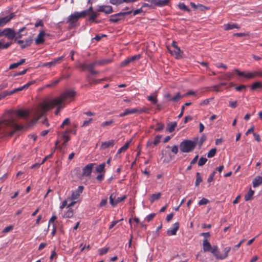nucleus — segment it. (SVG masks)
Returning a JSON list of instances; mask_svg holds the SVG:
<instances>
[{
    "label": "nucleus",
    "instance_id": "f257e3e1",
    "mask_svg": "<svg viewBox=\"0 0 262 262\" xmlns=\"http://www.w3.org/2000/svg\"><path fill=\"white\" fill-rule=\"evenodd\" d=\"M29 112L26 110H8L0 119V134L11 136L17 130L23 129V126L17 122L18 117H26Z\"/></svg>",
    "mask_w": 262,
    "mask_h": 262
},
{
    "label": "nucleus",
    "instance_id": "f03ea898",
    "mask_svg": "<svg viewBox=\"0 0 262 262\" xmlns=\"http://www.w3.org/2000/svg\"><path fill=\"white\" fill-rule=\"evenodd\" d=\"M52 100L53 99L48 100V101H45L44 102L40 104L38 106L37 110L34 113V115L35 116L36 118L33 119L29 123V126H31L33 123H35L40 117L44 115L51 108L57 106V108L55 111V115H57L59 113L61 109L64 107L63 103H61L59 105H54L52 104V103L51 102Z\"/></svg>",
    "mask_w": 262,
    "mask_h": 262
},
{
    "label": "nucleus",
    "instance_id": "7ed1b4c3",
    "mask_svg": "<svg viewBox=\"0 0 262 262\" xmlns=\"http://www.w3.org/2000/svg\"><path fill=\"white\" fill-rule=\"evenodd\" d=\"M76 95V92L73 90H69L64 92L60 96L53 99L51 102L53 105H59L67 100L73 98Z\"/></svg>",
    "mask_w": 262,
    "mask_h": 262
},
{
    "label": "nucleus",
    "instance_id": "20e7f679",
    "mask_svg": "<svg viewBox=\"0 0 262 262\" xmlns=\"http://www.w3.org/2000/svg\"><path fill=\"white\" fill-rule=\"evenodd\" d=\"M198 139L192 141L185 140L180 144V150L183 152H189L192 151L197 145Z\"/></svg>",
    "mask_w": 262,
    "mask_h": 262
},
{
    "label": "nucleus",
    "instance_id": "39448f33",
    "mask_svg": "<svg viewBox=\"0 0 262 262\" xmlns=\"http://www.w3.org/2000/svg\"><path fill=\"white\" fill-rule=\"evenodd\" d=\"M230 247H226L224 248L223 251V253H220L218 247L216 246H213L211 250V253L213 254L214 257L217 259H224L227 258L228 256V253L231 250Z\"/></svg>",
    "mask_w": 262,
    "mask_h": 262
},
{
    "label": "nucleus",
    "instance_id": "423d86ee",
    "mask_svg": "<svg viewBox=\"0 0 262 262\" xmlns=\"http://www.w3.org/2000/svg\"><path fill=\"white\" fill-rule=\"evenodd\" d=\"M234 72H236L239 76H243L247 79H253L256 77H259L260 69H257L252 72H244L239 71L238 69H234Z\"/></svg>",
    "mask_w": 262,
    "mask_h": 262
},
{
    "label": "nucleus",
    "instance_id": "0eeeda50",
    "mask_svg": "<svg viewBox=\"0 0 262 262\" xmlns=\"http://www.w3.org/2000/svg\"><path fill=\"white\" fill-rule=\"evenodd\" d=\"M132 11H133V9H131L130 10H129L128 11L121 12L118 13L117 14L112 15L110 16L109 21L112 23H118L120 20H124L125 18V15L130 14L132 12Z\"/></svg>",
    "mask_w": 262,
    "mask_h": 262
},
{
    "label": "nucleus",
    "instance_id": "6e6552de",
    "mask_svg": "<svg viewBox=\"0 0 262 262\" xmlns=\"http://www.w3.org/2000/svg\"><path fill=\"white\" fill-rule=\"evenodd\" d=\"M88 13L86 11H83L81 12H75L71 14L68 18L67 22L71 24L76 23L80 18L85 16Z\"/></svg>",
    "mask_w": 262,
    "mask_h": 262
},
{
    "label": "nucleus",
    "instance_id": "1a4fd4ad",
    "mask_svg": "<svg viewBox=\"0 0 262 262\" xmlns=\"http://www.w3.org/2000/svg\"><path fill=\"white\" fill-rule=\"evenodd\" d=\"M126 198L125 195L121 197H117V193L113 192L110 196V203L112 206H116L119 203L123 201Z\"/></svg>",
    "mask_w": 262,
    "mask_h": 262
},
{
    "label": "nucleus",
    "instance_id": "9d476101",
    "mask_svg": "<svg viewBox=\"0 0 262 262\" xmlns=\"http://www.w3.org/2000/svg\"><path fill=\"white\" fill-rule=\"evenodd\" d=\"M146 112V110L145 108H127L125 109L124 112L120 113L119 115V116L120 117L125 116L126 115H128L129 114H141L144 112Z\"/></svg>",
    "mask_w": 262,
    "mask_h": 262
},
{
    "label": "nucleus",
    "instance_id": "9b49d317",
    "mask_svg": "<svg viewBox=\"0 0 262 262\" xmlns=\"http://www.w3.org/2000/svg\"><path fill=\"white\" fill-rule=\"evenodd\" d=\"M0 32L1 37L5 36L9 39H13L16 36V32L14 30L9 28H5L3 30H0Z\"/></svg>",
    "mask_w": 262,
    "mask_h": 262
},
{
    "label": "nucleus",
    "instance_id": "f8f14e48",
    "mask_svg": "<svg viewBox=\"0 0 262 262\" xmlns=\"http://www.w3.org/2000/svg\"><path fill=\"white\" fill-rule=\"evenodd\" d=\"M150 3L151 8H155L156 7H163L167 5L169 0H146Z\"/></svg>",
    "mask_w": 262,
    "mask_h": 262
},
{
    "label": "nucleus",
    "instance_id": "ddd939ff",
    "mask_svg": "<svg viewBox=\"0 0 262 262\" xmlns=\"http://www.w3.org/2000/svg\"><path fill=\"white\" fill-rule=\"evenodd\" d=\"M96 163H89L82 168L81 176L83 177H90L91 175L93 166Z\"/></svg>",
    "mask_w": 262,
    "mask_h": 262
},
{
    "label": "nucleus",
    "instance_id": "4468645a",
    "mask_svg": "<svg viewBox=\"0 0 262 262\" xmlns=\"http://www.w3.org/2000/svg\"><path fill=\"white\" fill-rule=\"evenodd\" d=\"M83 189L84 187L83 186H78L76 190L73 191L70 199L71 200H77L81 193H82Z\"/></svg>",
    "mask_w": 262,
    "mask_h": 262
},
{
    "label": "nucleus",
    "instance_id": "2eb2a0df",
    "mask_svg": "<svg viewBox=\"0 0 262 262\" xmlns=\"http://www.w3.org/2000/svg\"><path fill=\"white\" fill-rule=\"evenodd\" d=\"M97 10L105 14H110L113 12V7L109 5H98Z\"/></svg>",
    "mask_w": 262,
    "mask_h": 262
},
{
    "label": "nucleus",
    "instance_id": "dca6fc26",
    "mask_svg": "<svg viewBox=\"0 0 262 262\" xmlns=\"http://www.w3.org/2000/svg\"><path fill=\"white\" fill-rule=\"evenodd\" d=\"M64 56H62L58 57L57 58L54 59L53 61L48 62L44 63L42 66L46 67H54L55 65L58 63H60L61 61L63 59Z\"/></svg>",
    "mask_w": 262,
    "mask_h": 262
},
{
    "label": "nucleus",
    "instance_id": "f3484780",
    "mask_svg": "<svg viewBox=\"0 0 262 262\" xmlns=\"http://www.w3.org/2000/svg\"><path fill=\"white\" fill-rule=\"evenodd\" d=\"M15 16L13 13H11L10 15L4 17L0 18V27H3L7 23H8L11 19Z\"/></svg>",
    "mask_w": 262,
    "mask_h": 262
},
{
    "label": "nucleus",
    "instance_id": "a211bd4d",
    "mask_svg": "<svg viewBox=\"0 0 262 262\" xmlns=\"http://www.w3.org/2000/svg\"><path fill=\"white\" fill-rule=\"evenodd\" d=\"M179 229V223L178 222L175 223L172 225V228L169 229L167 231V234L168 235H176L177 231Z\"/></svg>",
    "mask_w": 262,
    "mask_h": 262
},
{
    "label": "nucleus",
    "instance_id": "6ab92c4d",
    "mask_svg": "<svg viewBox=\"0 0 262 262\" xmlns=\"http://www.w3.org/2000/svg\"><path fill=\"white\" fill-rule=\"evenodd\" d=\"M168 50L170 53L172 55L174 56L177 58H179L182 56L183 52L181 50L179 47L173 48V50H171L170 49H168Z\"/></svg>",
    "mask_w": 262,
    "mask_h": 262
},
{
    "label": "nucleus",
    "instance_id": "aec40b11",
    "mask_svg": "<svg viewBox=\"0 0 262 262\" xmlns=\"http://www.w3.org/2000/svg\"><path fill=\"white\" fill-rule=\"evenodd\" d=\"M46 34L43 31H40L35 39V43L39 45L45 42L44 37Z\"/></svg>",
    "mask_w": 262,
    "mask_h": 262
},
{
    "label": "nucleus",
    "instance_id": "412c9836",
    "mask_svg": "<svg viewBox=\"0 0 262 262\" xmlns=\"http://www.w3.org/2000/svg\"><path fill=\"white\" fill-rule=\"evenodd\" d=\"M203 248L204 252H205L210 251L211 252L212 247H211V244L208 241L207 239H203Z\"/></svg>",
    "mask_w": 262,
    "mask_h": 262
},
{
    "label": "nucleus",
    "instance_id": "4be33fe9",
    "mask_svg": "<svg viewBox=\"0 0 262 262\" xmlns=\"http://www.w3.org/2000/svg\"><path fill=\"white\" fill-rule=\"evenodd\" d=\"M138 0H110V3L113 5H118L124 3H134Z\"/></svg>",
    "mask_w": 262,
    "mask_h": 262
},
{
    "label": "nucleus",
    "instance_id": "5701e85b",
    "mask_svg": "<svg viewBox=\"0 0 262 262\" xmlns=\"http://www.w3.org/2000/svg\"><path fill=\"white\" fill-rule=\"evenodd\" d=\"M115 141L114 140H111L107 141L102 142L101 148L102 149H106L111 147H113L114 145Z\"/></svg>",
    "mask_w": 262,
    "mask_h": 262
},
{
    "label": "nucleus",
    "instance_id": "b1692460",
    "mask_svg": "<svg viewBox=\"0 0 262 262\" xmlns=\"http://www.w3.org/2000/svg\"><path fill=\"white\" fill-rule=\"evenodd\" d=\"M253 187H257L262 184V177L257 176L255 177L252 182Z\"/></svg>",
    "mask_w": 262,
    "mask_h": 262
},
{
    "label": "nucleus",
    "instance_id": "393cba45",
    "mask_svg": "<svg viewBox=\"0 0 262 262\" xmlns=\"http://www.w3.org/2000/svg\"><path fill=\"white\" fill-rule=\"evenodd\" d=\"M105 163H102L98 165L95 168V171L97 173H104L105 172Z\"/></svg>",
    "mask_w": 262,
    "mask_h": 262
},
{
    "label": "nucleus",
    "instance_id": "a878e982",
    "mask_svg": "<svg viewBox=\"0 0 262 262\" xmlns=\"http://www.w3.org/2000/svg\"><path fill=\"white\" fill-rule=\"evenodd\" d=\"M258 89H262V82L260 81L253 82L250 87V90L252 91H255Z\"/></svg>",
    "mask_w": 262,
    "mask_h": 262
},
{
    "label": "nucleus",
    "instance_id": "bb28decb",
    "mask_svg": "<svg viewBox=\"0 0 262 262\" xmlns=\"http://www.w3.org/2000/svg\"><path fill=\"white\" fill-rule=\"evenodd\" d=\"M112 61L113 59L112 58H106L97 60L98 66H103L106 65L112 62Z\"/></svg>",
    "mask_w": 262,
    "mask_h": 262
},
{
    "label": "nucleus",
    "instance_id": "cd10ccee",
    "mask_svg": "<svg viewBox=\"0 0 262 262\" xmlns=\"http://www.w3.org/2000/svg\"><path fill=\"white\" fill-rule=\"evenodd\" d=\"M161 196V193L158 192L151 194L149 198V201L151 203H154L155 201L158 200Z\"/></svg>",
    "mask_w": 262,
    "mask_h": 262
},
{
    "label": "nucleus",
    "instance_id": "c85d7f7f",
    "mask_svg": "<svg viewBox=\"0 0 262 262\" xmlns=\"http://www.w3.org/2000/svg\"><path fill=\"white\" fill-rule=\"evenodd\" d=\"M4 39H1L0 40V50H2V49H8L11 45H12V42H6V43H4Z\"/></svg>",
    "mask_w": 262,
    "mask_h": 262
},
{
    "label": "nucleus",
    "instance_id": "c756f323",
    "mask_svg": "<svg viewBox=\"0 0 262 262\" xmlns=\"http://www.w3.org/2000/svg\"><path fill=\"white\" fill-rule=\"evenodd\" d=\"M25 62V59H21L19 61L11 64L9 66V69H13L23 64Z\"/></svg>",
    "mask_w": 262,
    "mask_h": 262
},
{
    "label": "nucleus",
    "instance_id": "7c9ffc66",
    "mask_svg": "<svg viewBox=\"0 0 262 262\" xmlns=\"http://www.w3.org/2000/svg\"><path fill=\"white\" fill-rule=\"evenodd\" d=\"M254 193V191L252 190L251 188L250 189L248 192L245 194V200L246 201H248L251 200L252 199L253 195Z\"/></svg>",
    "mask_w": 262,
    "mask_h": 262
},
{
    "label": "nucleus",
    "instance_id": "2f4dec72",
    "mask_svg": "<svg viewBox=\"0 0 262 262\" xmlns=\"http://www.w3.org/2000/svg\"><path fill=\"white\" fill-rule=\"evenodd\" d=\"M130 141H128L126 142V143L122 146L121 148H120L117 152V155L120 154L122 152H124L126 150V149L128 148L129 144H130Z\"/></svg>",
    "mask_w": 262,
    "mask_h": 262
},
{
    "label": "nucleus",
    "instance_id": "473e14b6",
    "mask_svg": "<svg viewBox=\"0 0 262 262\" xmlns=\"http://www.w3.org/2000/svg\"><path fill=\"white\" fill-rule=\"evenodd\" d=\"M26 28L25 27L21 28L20 29L17 33H16V36L15 38H21L24 35H26L27 33L25 34H22V32L26 30Z\"/></svg>",
    "mask_w": 262,
    "mask_h": 262
},
{
    "label": "nucleus",
    "instance_id": "72a5a7b5",
    "mask_svg": "<svg viewBox=\"0 0 262 262\" xmlns=\"http://www.w3.org/2000/svg\"><path fill=\"white\" fill-rule=\"evenodd\" d=\"M234 28H239V27L235 24H227L225 25V29L226 30H231Z\"/></svg>",
    "mask_w": 262,
    "mask_h": 262
},
{
    "label": "nucleus",
    "instance_id": "f704fd0d",
    "mask_svg": "<svg viewBox=\"0 0 262 262\" xmlns=\"http://www.w3.org/2000/svg\"><path fill=\"white\" fill-rule=\"evenodd\" d=\"M73 215V211L71 208H68L67 211L63 214V217L70 218Z\"/></svg>",
    "mask_w": 262,
    "mask_h": 262
},
{
    "label": "nucleus",
    "instance_id": "c9c22d12",
    "mask_svg": "<svg viewBox=\"0 0 262 262\" xmlns=\"http://www.w3.org/2000/svg\"><path fill=\"white\" fill-rule=\"evenodd\" d=\"M176 125H177L176 122H173L170 124H168L167 126V127L166 128V130L168 132L171 133L174 130V128H175Z\"/></svg>",
    "mask_w": 262,
    "mask_h": 262
},
{
    "label": "nucleus",
    "instance_id": "e433bc0d",
    "mask_svg": "<svg viewBox=\"0 0 262 262\" xmlns=\"http://www.w3.org/2000/svg\"><path fill=\"white\" fill-rule=\"evenodd\" d=\"M67 132L65 131L62 133V138L64 140L63 144H66L70 140V137L67 135Z\"/></svg>",
    "mask_w": 262,
    "mask_h": 262
},
{
    "label": "nucleus",
    "instance_id": "4c0bfd02",
    "mask_svg": "<svg viewBox=\"0 0 262 262\" xmlns=\"http://www.w3.org/2000/svg\"><path fill=\"white\" fill-rule=\"evenodd\" d=\"M32 39H26L25 41H24V44H23L21 46V48L22 49H24V48H25L27 47H29L31 45V44L32 43Z\"/></svg>",
    "mask_w": 262,
    "mask_h": 262
},
{
    "label": "nucleus",
    "instance_id": "58836bf2",
    "mask_svg": "<svg viewBox=\"0 0 262 262\" xmlns=\"http://www.w3.org/2000/svg\"><path fill=\"white\" fill-rule=\"evenodd\" d=\"M202 181V179L200 173L199 172H196L195 185L196 186H199V185Z\"/></svg>",
    "mask_w": 262,
    "mask_h": 262
},
{
    "label": "nucleus",
    "instance_id": "ea45409f",
    "mask_svg": "<svg viewBox=\"0 0 262 262\" xmlns=\"http://www.w3.org/2000/svg\"><path fill=\"white\" fill-rule=\"evenodd\" d=\"M164 124L161 122H158L157 123V127L155 128L156 132H160L164 128Z\"/></svg>",
    "mask_w": 262,
    "mask_h": 262
},
{
    "label": "nucleus",
    "instance_id": "a19ab883",
    "mask_svg": "<svg viewBox=\"0 0 262 262\" xmlns=\"http://www.w3.org/2000/svg\"><path fill=\"white\" fill-rule=\"evenodd\" d=\"M147 100L151 102L153 104H156L157 103V99L156 96L150 95L147 97Z\"/></svg>",
    "mask_w": 262,
    "mask_h": 262
},
{
    "label": "nucleus",
    "instance_id": "79ce46f5",
    "mask_svg": "<svg viewBox=\"0 0 262 262\" xmlns=\"http://www.w3.org/2000/svg\"><path fill=\"white\" fill-rule=\"evenodd\" d=\"M96 66H98V63L97 60H96L90 64H88L86 67V68H87L88 69H94Z\"/></svg>",
    "mask_w": 262,
    "mask_h": 262
},
{
    "label": "nucleus",
    "instance_id": "37998d69",
    "mask_svg": "<svg viewBox=\"0 0 262 262\" xmlns=\"http://www.w3.org/2000/svg\"><path fill=\"white\" fill-rule=\"evenodd\" d=\"M216 151V148H212L210 149L207 154L208 158H212L214 157Z\"/></svg>",
    "mask_w": 262,
    "mask_h": 262
},
{
    "label": "nucleus",
    "instance_id": "c03bdc74",
    "mask_svg": "<svg viewBox=\"0 0 262 262\" xmlns=\"http://www.w3.org/2000/svg\"><path fill=\"white\" fill-rule=\"evenodd\" d=\"M207 161V159L204 157H201L198 162V165L202 166L204 165Z\"/></svg>",
    "mask_w": 262,
    "mask_h": 262
},
{
    "label": "nucleus",
    "instance_id": "a18cd8bd",
    "mask_svg": "<svg viewBox=\"0 0 262 262\" xmlns=\"http://www.w3.org/2000/svg\"><path fill=\"white\" fill-rule=\"evenodd\" d=\"M179 8L183 10L186 11H189L190 10L188 9V8L185 5L184 3H180L178 5Z\"/></svg>",
    "mask_w": 262,
    "mask_h": 262
},
{
    "label": "nucleus",
    "instance_id": "49530a36",
    "mask_svg": "<svg viewBox=\"0 0 262 262\" xmlns=\"http://www.w3.org/2000/svg\"><path fill=\"white\" fill-rule=\"evenodd\" d=\"M107 198H105L101 200V201L100 202V203L99 205V207H102L103 206H106L107 205Z\"/></svg>",
    "mask_w": 262,
    "mask_h": 262
},
{
    "label": "nucleus",
    "instance_id": "de8ad7c7",
    "mask_svg": "<svg viewBox=\"0 0 262 262\" xmlns=\"http://www.w3.org/2000/svg\"><path fill=\"white\" fill-rule=\"evenodd\" d=\"M92 121H93L92 118H90L88 120L84 121L82 124L81 125V127H83L89 126L91 124V123L92 122Z\"/></svg>",
    "mask_w": 262,
    "mask_h": 262
},
{
    "label": "nucleus",
    "instance_id": "09e8293b",
    "mask_svg": "<svg viewBox=\"0 0 262 262\" xmlns=\"http://www.w3.org/2000/svg\"><path fill=\"white\" fill-rule=\"evenodd\" d=\"M130 62H130L129 58H127V59H125L124 60H123V61H122L120 63V66L122 67H125Z\"/></svg>",
    "mask_w": 262,
    "mask_h": 262
},
{
    "label": "nucleus",
    "instance_id": "8fccbe9b",
    "mask_svg": "<svg viewBox=\"0 0 262 262\" xmlns=\"http://www.w3.org/2000/svg\"><path fill=\"white\" fill-rule=\"evenodd\" d=\"M182 96H181L179 93H177L175 96H174L171 99V101L176 102L179 100L180 98H181Z\"/></svg>",
    "mask_w": 262,
    "mask_h": 262
},
{
    "label": "nucleus",
    "instance_id": "3c124183",
    "mask_svg": "<svg viewBox=\"0 0 262 262\" xmlns=\"http://www.w3.org/2000/svg\"><path fill=\"white\" fill-rule=\"evenodd\" d=\"M113 123H114V121L112 120L105 121L101 124V126L105 127L106 126L111 125Z\"/></svg>",
    "mask_w": 262,
    "mask_h": 262
},
{
    "label": "nucleus",
    "instance_id": "603ef678",
    "mask_svg": "<svg viewBox=\"0 0 262 262\" xmlns=\"http://www.w3.org/2000/svg\"><path fill=\"white\" fill-rule=\"evenodd\" d=\"M109 249V248H103L99 249V253L100 255H103L106 253Z\"/></svg>",
    "mask_w": 262,
    "mask_h": 262
},
{
    "label": "nucleus",
    "instance_id": "864d4df0",
    "mask_svg": "<svg viewBox=\"0 0 262 262\" xmlns=\"http://www.w3.org/2000/svg\"><path fill=\"white\" fill-rule=\"evenodd\" d=\"M10 93V91H6L3 92V93L0 94V99H2L5 98L6 96L8 95H11Z\"/></svg>",
    "mask_w": 262,
    "mask_h": 262
},
{
    "label": "nucleus",
    "instance_id": "5fc2aeb1",
    "mask_svg": "<svg viewBox=\"0 0 262 262\" xmlns=\"http://www.w3.org/2000/svg\"><path fill=\"white\" fill-rule=\"evenodd\" d=\"M209 202V201L206 198H203L199 202V205H206Z\"/></svg>",
    "mask_w": 262,
    "mask_h": 262
},
{
    "label": "nucleus",
    "instance_id": "6e6d98bb",
    "mask_svg": "<svg viewBox=\"0 0 262 262\" xmlns=\"http://www.w3.org/2000/svg\"><path fill=\"white\" fill-rule=\"evenodd\" d=\"M13 229V226L10 225L9 226H7L5 227L4 230H3V233H7L10 231H11Z\"/></svg>",
    "mask_w": 262,
    "mask_h": 262
},
{
    "label": "nucleus",
    "instance_id": "4d7b16f0",
    "mask_svg": "<svg viewBox=\"0 0 262 262\" xmlns=\"http://www.w3.org/2000/svg\"><path fill=\"white\" fill-rule=\"evenodd\" d=\"M140 57H141L140 55L138 54V55H135L130 57H129V59L130 62H132L134 61L139 59Z\"/></svg>",
    "mask_w": 262,
    "mask_h": 262
},
{
    "label": "nucleus",
    "instance_id": "13d9d810",
    "mask_svg": "<svg viewBox=\"0 0 262 262\" xmlns=\"http://www.w3.org/2000/svg\"><path fill=\"white\" fill-rule=\"evenodd\" d=\"M70 123V120L69 118H66L64 121H63V122L62 123L60 127H63V126L66 125H68Z\"/></svg>",
    "mask_w": 262,
    "mask_h": 262
},
{
    "label": "nucleus",
    "instance_id": "bf43d9fd",
    "mask_svg": "<svg viewBox=\"0 0 262 262\" xmlns=\"http://www.w3.org/2000/svg\"><path fill=\"white\" fill-rule=\"evenodd\" d=\"M229 106L232 108H235L237 106V101H229Z\"/></svg>",
    "mask_w": 262,
    "mask_h": 262
},
{
    "label": "nucleus",
    "instance_id": "052dcab7",
    "mask_svg": "<svg viewBox=\"0 0 262 262\" xmlns=\"http://www.w3.org/2000/svg\"><path fill=\"white\" fill-rule=\"evenodd\" d=\"M104 176V173H99V174L97 176L96 179L98 181L101 182L103 180Z\"/></svg>",
    "mask_w": 262,
    "mask_h": 262
},
{
    "label": "nucleus",
    "instance_id": "680f3d73",
    "mask_svg": "<svg viewBox=\"0 0 262 262\" xmlns=\"http://www.w3.org/2000/svg\"><path fill=\"white\" fill-rule=\"evenodd\" d=\"M155 216V213H151V214L148 215L146 217L145 220L147 222H150V221H151L153 219V218Z\"/></svg>",
    "mask_w": 262,
    "mask_h": 262
},
{
    "label": "nucleus",
    "instance_id": "e2e57ef3",
    "mask_svg": "<svg viewBox=\"0 0 262 262\" xmlns=\"http://www.w3.org/2000/svg\"><path fill=\"white\" fill-rule=\"evenodd\" d=\"M35 27L36 28L39 27V26H41V27H43V21L41 19H38L37 20V21L36 22V23L35 24Z\"/></svg>",
    "mask_w": 262,
    "mask_h": 262
},
{
    "label": "nucleus",
    "instance_id": "0e129e2a",
    "mask_svg": "<svg viewBox=\"0 0 262 262\" xmlns=\"http://www.w3.org/2000/svg\"><path fill=\"white\" fill-rule=\"evenodd\" d=\"M161 138V136H160V135L157 136L155 137V140L154 141V144L155 145L158 144L160 142Z\"/></svg>",
    "mask_w": 262,
    "mask_h": 262
},
{
    "label": "nucleus",
    "instance_id": "69168bd1",
    "mask_svg": "<svg viewBox=\"0 0 262 262\" xmlns=\"http://www.w3.org/2000/svg\"><path fill=\"white\" fill-rule=\"evenodd\" d=\"M24 89H23V87L21 86V87H19V88H16V89H14L12 91H10V93L9 94H10L11 95H12V94H13L14 93H15L16 92L22 91Z\"/></svg>",
    "mask_w": 262,
    "mask_h": 262
},
{
    "label": "nucleus",
    "instance_id": "338daca9",
    "mask_svg": "<svg viewBox=\"0 0 262 262\" xmlns=\"http://www.w3.org/2000/svg\"><path fill=\"white\" fill-rule=\"evenodd\" d=\"M171 150L172 152L176 155L178 152V146L177 145H174L171 147Z\"/></svg>",
    "mask_w": 262,
    "mask_h": 262
},
{
    "label": "nucleus",
    "instance_id": "774afa93",
    "mask_svg": "<svg viewBox=\"0 0 262 262\" xmlns=\"http://www.w3.org/2000/svg\"><path fill=\"white\" fill-rule=\"evenodd\" d=\"M98 16V15L95 12H93L90 17L89 20L90 21H94L95 19Z\"/></svg>",
    "mask_w": 262,
    "mask_h": 262
}]
</instances>
